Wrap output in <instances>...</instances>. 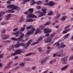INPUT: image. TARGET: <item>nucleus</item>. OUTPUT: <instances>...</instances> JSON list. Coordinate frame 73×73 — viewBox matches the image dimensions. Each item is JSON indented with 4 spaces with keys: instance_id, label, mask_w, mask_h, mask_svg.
Listing matches in <instances>:
<instances>
[{
    "instance_id": "32",
    "label": "nucleus",
    "mask_w": 73,
    "mask_h": 73,
    "mask_svg": "<svg viewBox=\"0 0 73 73\" xmlns=\"http://www.w3.org/2000/svg\"><path fill=\"white\" fill-rule=\"evenodd\" d=\"M51 23V22H47L44 25V26H46L47 25H50V24Z\"/></svg>"
},
{
    "instance_id": "40",
    "label": "nucleus",
    "mask_w": 73,
    "mask_h": 73,
    "mask_svg": "<svg viewBox=\"0 0 73 73\" xmlns=\"http://www.w3.org/2000/svg\"><path fill=\"white\" fill-rule=\"evenodd\" d=\"M5 12H2L1 13H0V17H1V16H3V15L4 14H5Z\"/></svg>"
},
{
    "instance_id": "22",
    "label": "nucleus",
    "mask_w": 73,
    "mask_h": 73,
    "mask_svg": "<svg viewBox=\"0 0 73 73\" xmlns=\"http://www.w3.org/2000/svg\"><path fill=\"white\" fill-rule=\"evenodd\" d=\"M51 41H52V38H48L46 40L45 42H50Z\"/></svg>"
},
{
    "instance_id": "52",
    "label": "nucleus",
    "mask_w": 73,
    "mask_h": 73,
    "mask_svg": "<svg viewBox=\"0 0 73 73\" xmlns=\"http://www.w3.org/2000/svg\"><path fill=\"white\" fill-rule=\"evenodd\" d=\"M6 24V23H5V22H3L1 23L2 25H5Z\"/></svg>"
},
{
    "instance_id": "50",
    "label": "nucleus",
    "mask_w": 73,
    "mask_h": 73,
    "mask_svg": "<svg viewBox=\"0 0 73 73\" xmlns=\"http://www.w3.org/2000/svg\"><path fill=\"white\" fill-rule=\"evenodd\" d=\"M50 52V50H48L46 52V54H48V53H49Z\"/></svg>"
},
{
    "instance_id": "33",
    "label": "nucleus",
    "mask_w": 73,
    "mask_h": 73,
    "mask_svg": "<svg viewBox=\"0 0 73 73\" xmlns=\"http://www.w3.org/2000/svg\"><path fill=\"white\" fill-rule=\"evenodd\" d=\"M70 36V34H67L64 37V38L65 39L67 38L68 37V36Z\"/></svg>"
},
{
    "instance_id": "27",
    "label": "nucleus",
    "mask_w": 73,
    "mask_h": 73,
    "mask_svg": "<svg viewBox=\"0 0 73 73\" xmlns=\"http://www.w3.org/2000/svg\"><path fill=\"white\" fill-rule=\"evenodd\" d=\"M56 45V46H58L60 45V43L58 42H56L55 43L54 45H53V46H55Z\"/></svg>"
},
{
    "instance_id": "63",
    "label": "nucleus",
    "mask_w": 73,
    "mask_h": 73,
    "mask_svg": "<svg viewBox=\"0 0 73 73\" xmlns=\"http://www.w3.org/2000/svg\"><path fill=\"white\" fill-rule=\"evenodd\" d=\"M14 58L15 59V60H16V59H17L18 58V57L16 56Z\"/></svg>"
},
{
    "instance_id": "18",
    "label": "nucleus",
    "mask_w": 73,
    "mask_h": 73,
    "mask_svg": "<svg viewBox=\"0 0 73 73\" xmlns=\"http://www.w3.org/2000/svg\"><path fill=\"white\" fill-rule=\"evenodd\" d=\"M69 64H68L66 66L63 67L61 69V70H66V69H67V68H68L69 66Z\"/></svg>"
},
{
    "instance_id": "4",
    "label": "nucleus",
    "mask_w": 73,
    "mask_h": 73,
    "mask_svg": "<svg viewBox=\"0 0 73 73\" xmlns=\"http://www.w3.org/2000/svg\"><path fill=\"white\" fill-rule=\"evenodd\" d=\"M15 9H17V11H19L20 9V8L17 7V6H15L12 9V10H8L7 11V12L9 13H13V12H15Z\"/></svg>"
},
{
    "instance_id": "23",
    "label": "nucleus",
    "mask_w": 73,
    "mask_h": 73,
    "mask_svg": "<svg viewBox=\"0 0 73 73\" xmlns=\"http://www.w3.org/2000/svg\"><path fill=\"white\" fill-rule=\"evenodd\" d=\"M13 61L10 62L9 63L7 64V68H11L12 67V66H9L11 64L13 63Z\"/></svg>"
},
{
    "instance_id": "6",
    "label": "nucleus",
    "mask_w": 73,
    "mask_h": 73,
    "mask_svg": "<svg viewBox=\"0 0 73 73\" xmlns=\"http://www.w3.org/2000/svg\"><path fill=\"white\" fill-rule=\"evenodd\" d=\"M21 50H20L18 49L14 53H13L12 54H11V56H16V54H21Z\"/></svg>"
},
{
    "instance_id": "30",
    "label": "nucleus",
    "mask_w": 73,
    "mask_h": 73,
    "mask_svg": "<svg viewBox=\"0 0 73 73\" xmlns=\"http://www.w3.org/2000/svg\"><path fill=\"white\" fill-rule=\"evenodd\" d=\"M11 40H14V41H17V40H19V39L18 38H11Z\"/></svg>"
},
{
    "instance_id": "60",
    "label": "nucleus",
    "mask_w": 73,
    "mask_h": 73,
    "mask_svg": "<svg viewBox=\"0 0 73 73\" xmlns=\"http://www.w3.org/2000/svg\"><path fill=\"white\" fill-rule=\"evenodd\" d=\"M36 69V67L35 66H33L32 67V69L33 70H35Z\"/></svg>"
},
{
    "instance_id": "46",
    "label": "nucleus",
    "mask_w": 73,
    "mask_h": 73,
    "mask_svg": "<svg viewBox=\"0 0 73 73\" xmlns=\"http://www.w3.org/2000/svg\"><path fill=\"white\" fill-rule=\"evenodd\" d=\"M4 55V54H1L0 55V58H3V56Z\"/></svg>"
},
{
    "instance_id": "56",
    "label": "nucleus",
    "mask_w": 73,
    "mask_h": 73,
    "mask_svg": "<svg viewBox=\"0 0 73 73\" xmlns=\"http://www.w3.org/2000/svg\"><path fill=\"white\" fill-rule=\"evenodd\" d=\"M31 29V28H27L26 29L27 31H28L29 29Z\"/></svg>"
},
{
    "instance_id": "29",
    "label": "nucleus",
    "mask_w": 73,
    "mask_h": 73,
    "mask_svg": "<svg viewBox=\"0 0 73 73\" xmlns=\"http://www.w3.org/2000/svg\"><path fill=\"white\" fill-rule=\"evenodd\" d=\"M67 17V16H66L63 17L61 19V21H65V20Z\"/></svg>"
},
{
    "instance_id": "59",
    "label": "nucleus",
    "mask_w": 73,
    "mask_h": 73,
    "mask_svg": "<svg viewBox=\"0 0 73 73\" xmlns=\"http://www.w3.org/2000/svg\"><path fill=\"white\" fill-rule=\"evenodd\" d=\"M7 3L8 4H11V1H9L7 2Z\"/></svg>"
},
{
    "instance_id": "20",
    "label": "nucleus",
    "mask_w": 73,
    "mask_h": 73,
    "mask_svg": "<svg viewBox=\"0 0 73 73\" xmlns=\"http://www.w3.org/2000/svg\"><path fill=\"white\" fill-rule=\"evenodd\" d=\"M20 33V32L19 31H17L16 32V33H12V35H17L15 36V37H18L19 36V35L18 34L19 33Z\"/></svg>"
},
{
    "instance_id": "15",
    "label": "nucleus",
    "mask_w": 73,
    "mask_h": 73,
    "mask_svg": "<svg viewBox=\"0 0 73 73\" xmlns=\"http://www.w3.org/2000/svg\"><path fill=\"white\" fill-rule=\"evenodd\" d=\"M15 5H10L7 6V8L9 9H11L12 8H14L15 7Z\"/></svg>"
},
{
    "instance_id": "51",
    "label": "nucleus",
    "mask_w": 73,
    "mask_h": 73,
    "mask_svg": "<svg viewBox=\"0 0 73 73\" xmlns=\"http://www.w3.org/2000/svg\"><path fill=\"white\" fill-rule=\"evenodd\" d=\"M18 29V28H15L13 29V31L14 32H15V31H17V30Z\"/></svg>"
},
{
    "instance_id": "34",
    "label": "nucleus",
    "mask_w": 73,
    "mask_h": 73,
    "mask_svg": "<svg viewBox=\"0 0 73 73\" xmlns=\"http://www.w3.org/2000/svg\"><path fill=\"white\" fill-rule=\"evenodd\" d=\"M31 5H34L35 3V1L34 0H33L31 2Z\"/></svg>"
},
{
    "instance_id": "25",
    "label": "nucleus",
    "mask_w": 73,
    "mask_h": 73,
    "mask_svg": "<svg viewBox=\"0 0 73 73\" xmlns=\"http://www.w3.org/2000/svg\"><path fill=\"white\" fill-rule=\"evenodd\" d=\"M31 0H24L22 2V4H24L25 3H28V2H29V1H31Z\"/></svg>"
},
{
    "instance_id": "28",
    "label": "nucleus",
    "mask_w": 73,
    "mask_h": 73,
    "mask_svg": "<svg viewBox=\"0 0 73 73\" xmlns=\"http://www.w3.org/2000/svg\"><path fill=\"white\" fill-rule=\"evenodd\" d=\"M54 14V12H52V11H50V13H48V16H51V15H53Z\"/></svg>"
},
{
    "instance_id": "38",
    "label": "nucleus",
    "mask_w": 73,
    "mask_h": 73,
    "mask_svg": "<svg viewBox=\"0 0 73 73\" xmlns=\"http://www.w3.org/2000/svg\"><path fill=\"white\" fill-rule=\"evenodd\" d=\"M25 64V63H24V62H23L21 64H20L19 65H20V66H24Z\"/></svg>"
},
{
    "instance_id": "13",
    "label": "nucleus",
    "mask_w": 73,
    "mask_h": 73,
    "mask_svg": "<svg viewBox=\"0 0 73 73\" xmlns=\"http://www.w3.org/2000/svg\"><path fill=\"white\" fill-rule=\"evenodd\" d=\"M65 30V31H64L63 32V34H64V33H68L69 31H70V29H68V28H65L64 29Z\"/></svg>"
},
{
    "instance_id": "21",
    "label": "nucleus",
    "mask_w": 73,
    "mask_h": 73,
    "mask_svg": "<svg viewBox=\"0 0 73 73\" xmlns=\"http://www.w3.org/2000/svg\"><path fill=\"white\" fill-rule=\"evenodd\" d=\"M15 47V45L13 44L12 45V46H11L10 48H8V49L9 50H14L15 48H13Z\"/></svg>"
},
{
    "instance_id": "64",
    "label": "nucleus",
    "mask_w": 73,
    "mask_h": 73,
    "mask_svg": "<svg viewBox=\"0 0 73 73\" xmlns=\"http://www.w3.org/2000/svg\"><path fill=\"white\" fill-rule=\"evenodd\" d=\"M73 69L71 70L70 73H73Z\"/></svg>"
},
{
    "instance_id": "9",
    "label": "nucleus",
    "mask_w": 73,
    "mask_h": 73,
    "mask_svg": "<svg viewBox=\"0 0 73 73\" xmlns=\"http://www.w3.org/2000/svg\"><path fill=\"white\" fill-rule=\"evenodd\" d=\"M52 32V30L48 28L45 29L43 30V32L44 33H48Z\"/></svg>"
},
{
    "instance_id": "41",
    "label": "nucleus",
    "mask_w": 73,
    "mask_h": 73,
    "mask_svg": "<svg viewBox=\"0 0 73 73\" xmlns=\"http://www.w3.org/2000/svg\"><path fill=\"white\" fill-rule=\"evenodd\" d=\"M41 7L40 6H37L36 7V8L37 9H41Z\"/></svg>"
},
{
    "instance_id": "3",
    "label": "nucleus",
    "mask_w": 73,
    "mask_h": 73,
    "mask_svg": "<svg viewBox=\"0 0 73 73\" xmlns=\"http://www.w3.org/2000/svg\"><path fill=\"white\" fill-rule=\"evenodd\" d=\"M41 11L43 12H41L40 13L41 14L39 15L38 17H42L43 16L45 15V14L46 13V7H43L41 9Z\"/></svg>"
},
{
    "instance_id": "8",
    "label": "nucleus",
    "mask_w": 73,
    "mask_h": 73,
    "mask_svg": "<svg viewBox=\"0 0 73 73\" xmlns=\"http://www.w3.org/2000/svg\"><path fill=\"white\" fill-rule=\"evenodd\" d=\"M20 34H21L20 36L18 38V41H21L23 40V38L24 36V34L21 32H20Z\"/></svg>"
},
{
    "instance_id": "54",
    "label": "nucleus",
    "mask_w": 73,
    "mask_h": 73,
    "mask_svg": "<svg viewBox=\"0 0 73 73\" xmlns=\"http://www.w3.org/2000/svg\"><path fill=\"white\" fill-rule=\"evenodd\" d=\"M73 60V56H72L69 58V61Z\"/></svg>"
},
{
    "instance_id": "61",
    "label": "nucleus",
    "mask_w": 73,
    "mask_h": 73,
    "mask_svg": "<svg viewBox=\"0 0 73 73\" xmlns=\"http://www.w3.org/2000/svg\"><path fill=\"white\" fill-rule=\"evenodd\" d=\"M28 14V11H26L24 13V14H25V15H27V14Z\"/></svg>"
},
{
    "instance_id": "7",
    "label": "nucleus",
    "mask_w": 73,
    "mask_h": 73,
    "mask_svg": "<svg viewBox=\"0 0 73 73\" xmlns=\"http://www.w3.org/2000/svg\"><path fill=\"white\" fill-rule=\"evenodd\" d=\"M35 30L36 29L35 28H33L31 30H30V31H28L27 32V34H28L29 35L33 34V33H34V32L35 31Z\"/></svg>"
},
{
    "instance_id": "26",
    "label": "nucleus",
    "mask_w": 73,
    "mask_h": 73,
    "mask_svg": "<svg viewBox=\"0 0 73 73\" xmlns=\"http://www.w3.org/2000/svg\"><path fill=\"white\" fill-rule=\"evenodd\" d=\"M15 48H17L20 47V43L17 42V44L15 45Z\"/></svg>"
},
{
    "instance_id": "10",
    "label": "nucleus",
    "mask_w": 73,
    "mask_h": 73,
    "mask_svg": "<svg viewBox=\"0 0 73 73\" xmlns=\"http://www.w3.org/2000/svg\"><path fill=\"white\" fill-rule=\"evenodd\" d=\"M63 52H64V50H61L59 52H57L56 53V54L58 55V57H61V54H62Z\"/></svg>"
},
{
    "instance_id": "53",
    "label": "nucleus",
    "mask_w": 73,
    "mask_h": 73,
    "mask_svg": "<svg viewBox=\"0 0 73 73\" xmlns=\"http://www.w3.org/2000/svg\"><path fill=\"white\" fill-rule=\"evenodd\" d=\"M28 36H29V35L27 33L25 34V37H28Z\"/></svg>"
},
{
    "instance_id": "2",
    "label": "nucleus",
    "mask_w": 73,
    "mask_h": 73,
    "mask_svg": "<svg viewBox=\"0 0 73 73\" xmlns=\"http://www.w3.org/2000/svg\"><path fill=\"white\" fill-rule=\"evenodd\" d=\"M32 39H31L29 40L25 44L23 43H20L19 45L21 46H24V49H27L28 48V46L31 44V43L32 42Z\"/></svg>"
},
{
    "instance_id": "47",
    "label": "nucleus",
    "mask_w": 73,
    "mask_h": 73,
    "mask_svg": "<svg viewBox=\"0 0 73 73\" xmlns=\"http://www.w3.org/2000/svg\"><path fill=\"white\" fill-rule=\"evenodd\" d=\"M1 32L2 33H5V29H3L2 30Z\"/></svg>"
},
{
    "instance_id": "45",
    "label": "nucleus",
    "mask_w": 73,
    "mask_h": 73,
    "mask_svg": "<svg viewBox=\"0 0 73 73\" xmlns=\"http://www.w3.org/2000/svg\"><path fill=\"white\" fill-rule=\"evenodd\" d=\"M45 1L46 2V3L45 4V5H48V2L49 1H48V0H46Z\"/></svg>"
},
{
    "instance_id": "35",
    "label": "nucleus",
    "mask_w": 73,
    "mask_h": 73,
    "mask_svg": "<svg viewBox=\"0 0 73 73\" xmlns=\"http://www.w3.org/2000/svg\"><path fill=\"white\" fill-rule=\"evenodd\" d=\"M41 3H42V2L40 1H38L36 3V4H37V5H40V4H41Z\"/></svg>"
},
{
    "instance_id": "24",
    "label": "nucleus",
    "mask_w": 73,
    "mask_h": 73,
    "mask_svg": "<svg viewBox=\"0 0 73 73\" xmlns=\"http://www.w3.org/2000/svg\"><path fill=\"white\" fill-rule=\"evenodd\" d=\"M40 29H36L35 33V35H37V34L38 33H39V32H40Z\"/></svg>"
},
{
    "instance_id": "55",
    "label": "nucleus",
    "mask_w": 73,
    "mask_h": 73,
    "mask_svg": "<svg viewBox=\"0 0 73 73\" xmlns=\"http://www.w3.org/2000/svg\"><path fill=\"white\" fill-rule=\"evenodd\" d=\"M27 28H33V26L30 25L29 26H28L27 27Z\"/></svg>"
},
{
    "instance_id": "16",
    "label": "nucleus",
    "mask_w": 73,
    "mask_h": 73,
    "mask_svg": "<svg viewBox=\"0 0 73 73\" xmlns=\"http://www.w3.org/2000/svg\"><path fill=\"white\" fill-rule=\"evenodd\" d=\"M61 45H60L59 47L58 48H65V46H66V45L64 44V43L62 42H61V43L60 44Z\"/></svg>"
},
{
    "instance_id": "12",
    "label": "nucleus",
    "mask_w": 73,
    "mask_h": 73,
    "mask_svg": "<svg viewBox=\"0 0 73 73\" xmlns=\"http://www.w3.org/2000/svg\"><path fill=\"white\" fill-rule=\"evenodd\" d=\"M48 58H49V57H46V58L43 59L42 60V61L40 62L41 65H43V64H44V62Z\"/></svg>"
},
{
    "instance_id": "31",
    "label": "nucleus",
    "mask_w": 73,
    "mask_h": 73,
    "mask_svg": "<svg viewBox=\"0 0 73 73\" xmlns=\"http://www.w3.org/2000/svg\"><path fill=\"white\" fill-rule=\"evenodd\" d=\"M24 20H25L24 19V18H23V17H21L20 19L19 22L21 23V22H23V21H24Z\"/></svg>"
},
{
    "instance_id": "1",
    "label": "nucleus",
    "mask_w": 73,
    "mask_h": 73,
    "mask_svg": "<svg viewBox=\"0 0 73 73\" xmlns=\"http://www.w3.org/2000/svg\"><path fill=\"white\" fill-rule=\"evenodd\" d=\"M33 8H31V9H29L28 10V12L29 13V14L27 16V18H33L35 17V18H37V16H36L32 14L33 12Z\"/></svg>"
},
{
    "instance_id": "42",
    "label": "nucleus",
    "mask_w": 73,
    "mask_h": 73,
    "mask_svg": "<svg viewBox=\"0 0 73 73\" xmlns=\"http://www.w3.org/2000/svg\"><path fill=\"white\" fill-rule=\"evenodd\" d=\"M42 37H40L37 40V41H42Z\"/></svg>"
},
{
    "instance_id": "5",
    "label": "nucleus",
    "mask_w": 73,
    "mask_h": 73,
    "mask_svg": "<svg viewBox=\"0 0 73 73\" xmlns=\"http://www.w3.org/2000/svg\"><path fill=\"white\" fill-rule=\"evenodd\" d=\"M68 56H66L64 58H63L61 59V61L62 62V64H65L66 63V62L68 61Z\"/></svg>"
},
{
    "instance_id": "57",
    "label": "nucleus",
    "mask_w": 73,
    "mask_h": 73,
    "mask_svg": "<svg viewBox=\"0 0 73 73\" xmlns=\"http://www.w3.org/2000/svg\"><path fill=\"white\" fill-rule=\"evenodd\" d=\"M57 56V54H54L53 55V57H56Z\"/></svg>"
},
{
    "instance_id": "58",
    "label": "nucleus",
    "mask_w": 73,
    "mask_h": 73,
    "mask_svg": "<svg viewBox=\"0 0 73 73\" xmlns=\"http://www.w3.org/2000/svg\"><path fill=\"white\" fill-rule=\"evenodd\" d=\"M50 37L51 38H53V37H54V35L53 34H51L50 36Z\"/></svg>"
},
{
    "instance_id": "62",
    "label": "nucleus",
    "mask_w": 73,
    "mask_h": 73,
    "mask_svg": "<svg viewBox=\"0 0 73 73\" xmlns=\"http://www.w3.org/2000/svg\"><path fill=\"white\" fill-rule=\"evenodd\" d=\"M70 26H71L70 25H69L66 27H65V28H69V27H70Z\"/></svg>"
},
{
    "instance_id": "44",
    "label": "nucleus",
    "mask_w": 73,
    "mask_h": 73,
    "mask_svg": "<svg viewBox=\"0 0 73 73\" xmlns=\"http://www.w3.org/2000/svg\"><path fill=\"white\" fill-rule=\"evenodd\" d=\"M25 30V28H21V30H19V31L20 32H23Z\"/></svg>"
},
{
    "instance_id": "36",
    "label": "nucleus",
    "mask_w": 73,
    "mask_h": 73,
    "mask_svg": "<svg viewBox=\"0 0 73 73\" xmlns=\"http://www.w3.org/2000/svg\"><path fill=\"white\" fill-rule=\"evenodd\" d=\"M11 42V41L10 40H6L4 41V42H5V43H10Z\"/></svg>"
},
{
    "instance_id": "11",
    "label": "nucleus",
    "mask_w": 73,
    "mask_h": 73,
    "mask_svg": "<svg viewBox=\"0 0 73 73\" xmlns=\"http://www.w3.org/2000/svg\"><path fill=\"white\" fill-rule=\"evenodd\" d=\"M2 39L3 40H6V39H7L8 38H9V35H2Z\"/></svg>"
},
{
    "instance_id": "14",
    "label": "nucleus",
    "mask_w": 73,
    "mask_h": 73,
    "mask_svg": "<svg viewBox=\"0 0 73 73\" xmlns=\"http://www.w3.org/2000/svg\"><path fill=\"white\" fill-rule=\"evenodd\" d=\"M35 20L34 19H28L26 20V22H32L33 21H35Z\"/></svg>"
},
{
    "instance_id": "37",
    "label": "nucleus",
    "mask_w": 73,
    "mask_h": 73,
    "mask_svg": "<svg viewBox=\"0 0 73 73\" xmlns=\"http://www.w3.org/2000/svg\"><path fill=\"white\" fill-rule=\"evenodd\" d=\"M31 59L30 58H26L25 59V61H31Z\"/></svg>"
},
{
    "instance_id": "48",
    "label": "nucleus",
    "mask_w": 73,
    "mask_h": 73,
    "mask_svg": "<svg viewBox=\"0 0 73 73\" xmlns=\"http://www.w3.org/2000/svg\"><path fill=\"white\" fill-rule=\"evenodd\" d=\"M38 50L39 51V52H41V49H42V48L41 47H40L38 48Z\"/></svg>"
},
{
    "instance_id": "43",
    "label": "nucleus",
    "mask_w": 73,
    "mask_h": 73,
    "mask_svg": "<svg viewBox=\"0 0 73 73\" xmlns=\"http://www.w3.org/2000/svg\"><path fill=\"white\" fill-rule=\"evenodd\" d=\"M34 54L33 53H30L29 54H26V56H30L31 55H32V54Z\"/></svg>"
},
{
    "instance_id": "49",
    "label": "nucleus",
    "mask_w": 73,
    "mask_h": 73,
    "mask_svg": "<svg viewBox=\"0 0 73 73\" xmlns=\"http://www.w3.org/2000/svg\"><path fill=\"white\" fill-rule=\"evenodd\" d=\"M11 16V14H9L6 16V17L7 18H9Z\"/></svg>"
},
{
    "instance_id": "17",
    "label": "nucleus",
    "mask_w": 73,
    "mask_h": 73,
    "mask_svg": "<svg viewBox=\"0 0 73 73\" xmlns=\"http://www.w3.org/2000/svg\"><path fill=\"white\" fill-rule=\"evenodd\" d=\"M61 17V15L60 14H57L56 16L54 18L55 20H58L59 19V18H60V17Z\"/></svg>"
},
{
    "instance_id": "39",
    "label": "nucleus",
    "mask_w": 73,
    "mask_h": 73,
    "mask_svg": "<svg viewBox=\"0 0 73 73\" xmlns=\"http://www.w3.org/2000/svg\"><path fill=\"white\" fill-rule=\"evenodd\" d=\"M39 41H37L33 43L32 44V45H36V44H38L39 43Z\"/></svg>"
},
{
    "instance_id": "19",
    "label": "nucleus",
    "mask_w": 73,
    "mask_h": 73,
    "mask_svg": "<svg viewBox=\"0 0 73 73\" xmlns=\"http://www.w3.org/2000/svg\"><path fill=\"white\" fill-rule=\"evenodd\" d=\"M48 5H51V6H53L54 5V3L53 1H50L49 2Z\"/></svg>"
}]
</instances>
